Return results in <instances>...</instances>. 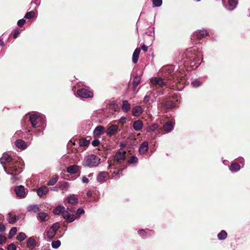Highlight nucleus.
<instances>
[{"mask_svg": "<svg viewBox=\"0 0 250 250\" xmlns=\"http://www.w3.org/2000/svg\"><path fill=\"white\" fill-rule=\"evenodd\" d=\"M21 165L20 162L14 161L5 166H3V168L7 174L18 175L21 171Z\"/></svg>", "mask_w": 250, "mask_h": 250, "instance_id": "obj_1", "label": "nucleus"}, {"mask_svg": "<svg viewBox=\"0 0 250 250\" xmlns=\"http://www.w3.org/2000/svg\"><path fill=\"white\" fill-rule=\"evenodd\" d=\"M126 152L124 151L123 152L118 151L114 156L112 160L108 161L109 164L108 168H110L112 166L120 165L123 166L125 160L126 159Z\"/></svg>", "mask_w": 250, "mask_h": 250, "instance_id": "obj_2", "label": "nucleus"}, {"mask_svg": "<svg viewBox=\"0 0 250 250\" xmlns=\"http://www.w3.org/2000/svg\"><path fill=\"white\" fill-rule=\"evenodd\" d=\"M101 159L94 154L85 156L83 161L82 164L84 167H97L100 163Z\"/></svg>", "mask_w": 250, "mask_h": 250, "instance_id": "obj_3", "label": "nucleus"}, {"mask_svg": "<svg viewBox=\"0 0 250 250\" xmlns=\"http://www.w3.org/2000/svg\"><path fill=\"white\" fill-rule=\"evenodd\" d=\"M195 54L193 53L191 50H187L184 53L181 55V61L184 63H187V65L191 63L194 62L195 59Z\"/></svg>", "mask_w": 250, "mask_h": 250, "instance_id": "obj_4", "label": "nucleus"}, {"mask_svg": "<svg viewBox=\"0 0 250 250\" xmlns=\"http://www.w3.org/2000/svg\"><path fill=\"white\" fill-rule=\"evenodd\" d=\"M151 83L156 88H162L168 86V80L161 77H154L151 79Z\"/></svg>", "mask_w": 250, "mask_h": 250, "instance_id": "obj_5", "label": "nucleus"}, {"mask_svg": "<svg viewBox=\"0 0 250 250\" xmlns=\"http://www.w3.org/2000/svg\"><path fill=\"white\" fill-rule=\"evenodd\" d=\"M168 80L170 81H172L173 83H175V85L173 84L172 85V87H170L171 89H172L173 90H180L183 88V86H180L181 82L178 79V74H171L169 76Z\"/></svg>", "mask_w": 250, "mask_h": 250, "instance_id": "obj_6", "label": "nucleus"}, {"mask_svg": "<svg viewBox=\"0 0 250 250\" xmlns=\"http://www.w3.org/2000/svg\"><path fill=\"white\" fill-rule=\"evenodd\" d=\"M77 93L79 97L83 98H91L93 97V92L85 88L78 89Z\"/></svg>", "mask_w": 250, "mask_h": 250, "instance_id": "obj_7", "label": "nucleus"}, {"mask_svg": "<svg viewBox=\"0 0 250 250\" xmlns=\"http://www.w3.org/2000/svg\"><path fill=\"white\" fill-rule=\"evenodd\" d=\"M175 103L169 100L165 99L162 101L160 107L162 109L167 111V110L173 108L175 106Z\"/></svg>", "mask_w": 250, "mask_h": 250, "instance_id": "obj_8", "label": "nucleus"}, {"mask_svg": "<svg viewBox=\"0 0 250 250\" xmlns=\"http://www.w3.org/2000/svg\"><path fill=\"white\" fill-rule=\"evenodd\" d=\"M29 121L32 124V126L34 128L39 127V122L41 121V119L40 116H37L36 114H33L30 116Z\"/></svg>", "mask_w": 250, "mask_h": 250, "instance_id": "obj_9", "label": "nucleus"}, {"mask_svg": "<svg viewBox=\"0 0 250 250\" xmlns=\"http://www.w3.org/2000/svg\"><path fill=\"white\" fill-rule=\"evenodd\" d=\"M62 215L68 223L72 222L76 219L75 216L73 214H70L69 211L67 209L65 210V208L63 210Z\"/></svg>", "mask_w": 250, "mask_h": 250, "instance_id": "obj_10", "label": "nucleus"}, {"mask_svg": "<svg viewBox=\"0 0 250 250\" xmlns=\"http://www.w3.org/2000/svg\"><path fill=\"white\" fill-rule=\"evenodd\" d=\"M119 130V127L118 125H112L109 126L106 130V133L107 135L110 137H111L116 134Z\"/></svg>", "mask_w": 250, "mask_h": 250, "instance_id": "obj_11", "label": "nucleus"}, {"mask_svg": "<svg viewBox=\"0 0 250 250\" xmlns=\"http://www.w3.org/2000/svg\"><path fill=\"white\" fill-rule=\"evenodd\" d=\"M81 168L80 167L76 165H71L67 167V172L71 174H77L80 173Z\"/></svg>", "mask_w": 250, "mask_h": 250, "instance_id": "obj_12", "label": "nucleus"}, {"mask_svg": "<svg viewBox=\"0 0 250 250\" xmlns=\"http://www.w3.org/2000/svg\"><path fill=\"white\" fill-rule=\"evenodd\" d=\"M67 202L66 205H76L79 203V199L74 194H72L68 196L66 198Z\"/></svg>", "mask_w": 250, "mask_h": 250, "instance_id": "obj_13", "label": "nucleus"}, {"mask_svg": "<svg viewBox=\"0 0 250 250\" xmlns=\"http://www.w3.org/2000/svg\"><path fill=\"white\" fill-rule=\"evenodd\" d=\"M15 192L19 197L23 198L25 197V189L23 186H20L16 187L15 188Z\"/></svg>", "mask_w": 250, "mask_h": 250, "instance_id": "obj_14", "label": "nucleus"}, {"mask_svg": "<svg viewBox=\"0 0 250 250\" xmlns=\"http://www.w3.org/2000/svg\"><path fill=\"white\" fill-rule=\"evenodd\" d=\"M174 124L170 121L166 122L163 125V131L165 133H168L172 131L173 128Z\"/></svg>", "mask_w": 250, "mask_h": 250, "instance_id": "obj_15", "label": "nucleus"}, {"mask_svg": "<svg viewBox=\"0 0 250 250\" xmlns=\"http://www.w3.org/2000/svg\"><path fill=\"white\" fill-rule=\"evenodd\" d=\"M13 162L12 158L9 156L7 153H3L2 157L0 159V163L2 165L6 163H10Z\"/></svg>", "mask_w": 250, "mask_h": 250, "instance_id": "obj_16", "label": "nucleus"}, {"mask_svg": "<svg viewBox=\"0 0 250 250\" xmlns=\"http://www.w3.org/2000/svg\"><path fill=\"white\" fill-rule=\"evenodd\" d=\"M148 150V142L146 141L143 142L139 148V152L140 154H145Z\"/></svg>", "mask_w": 250, "mask_h": 250, "instance_id": "obj_17", "label": "nucleus"}, {"mask_svg": "<svg viewBox=\"0 0 250 250\" xmlns=\"http://www.w3.org/2000/svg\"><path fill=\"white\" fill-rule=\"evenodd\" d=\"M109 174L107 172H101L97 177V180L99 182H104L108 178Z\"/></svg>", "mask_w": 250, "mask_h": 250, "instance_id": "obj_18", "label": "nucleus"}, {"mask_svg": "<svg viewBox=\"0 0 250 250\" xmlns=\"http://www.w3.org/2000/svg\"><path fill=\"white\" fill-rule=\"evenodd\" d=\"M104 127L102 125H99L94 129L93 132L94 135L97 137H100L104 133Z\"/></svg>", "mask_w": 250, "mask_h": 250, "instance_id": "obj_19", "label": "nucleus"}, {"mask_svg": "<svg viewBox=\"0 0 250 250\" xmlns=\"http://www.w3.org/2000/svg\"><path fill=\"white\" fill-rule=\"evenodd\" d=\"M132 126L136 131H141L143 126V122L140 120H136L133 122Z\"/></svg>", "mask_w": 250, "mask_h": 250, "instance_id": "obj_20", "label": "nucleus"}, {"mask_svg": "<svg viewBox=\"0 0 250 250\" xmlns=\"http://www.w3.org/2000/svg\"><path fill=\"white\" fill-rule=\"evenodd\" d=\"M48 191V188L46 186H42L37 189V193L39 196L40 197H42L43 195H46Z\"/></svg>", "mask_w": 250, "mask_h": 250, "instance_id": "obj_21", "label": "nucleus"}, {"mask_svg": "<svg viewBox=\"0 0 250 250\" xmlns=\"http://www.w3.org/2000/svg\"><path fill=\"white\" fill-rule=\"evenodd\" d=\"M16 146L19 148L25 149L27 147L26 143L21 139H18L15 142Z\"/></svg>", "mask_w": 250, "mask_h": 250, "instance_id": "obj_22", "label": "nucleus"}, {"mask_svg": "<svg viewBox=\"0 0 250 250\" xmlns=\"http://www.w3.org/2000/svg\"><path fill=\"white\" fill-rule=\"evenodd\" d=\"M140 52V48H137L134 50L132 55V62L134 63H136L137 62Z\"/></svg>", "mask_w": 250, "mask_h": 250, "instance_id": "obj_23", "label": "nucleus"}, {"mask_svg": "<svg viewBox=\"0 0 250 250\" xmlns=\"http://www.w3.org/2000/svg\"><path fill=\"white\" fill-rule=\"evenodd\" d=\"M26 246L30 249H33L36 246V241L33 237H30L28 239Z\"/></svg>", "mask_w": 250, "mask_h": 250, "instance_id": "obj_24", "label": "nucleus"}, {"mask_svg": "<svg viewBox=\"0 0 250 250\" xmlns=\"http://www.w3.org/2000/svg\"><path fill=\"white\" fill-rule=\"evenodd\" d=\"M143 112V109L140 106H135L133 108L132 114L134 116H139Z\"/></svg>", "mask_w": 250, "mask_h": 250, "instance_id": "obj_25", "label": "nucleus"}, {"mask_svg": "<svg viewBox=\"0 0 250 250\" xmlns=\"http://www.w3.org/2000/svg\"><path fill=\"white\" fill-rule=\"evenodd\" d=\"M130 109V104L128 103V101L124 100L123 101V104L122 106V109L123 111L126 113Z\"/></svg>", "mask_w": 250, "mask_h": 250, "instance_id": "obj_26", "label": "nucleus"}, {"mask_svg": "<svg viewBox=\"0 0 250 250\" xmlns=\"http://www.w3.org/2000/svg\"><path fill=\"white\" fill-rule=\"evenodd\" d=\"M207 35V33L206 31L204 30H200L199 31H197L194 33L195 37L198 39V40H201L203 39L205 35Z\"/></svg>", "mask_w": 250, "mask_h": 250, "instance_id": "obj_27", "label": "nucleus"}, {"mask_svg": "<svg viewBox=\"0 0 250 250\" xmlns=\"http://www.w3.org/2000/svg\"><path fill=\"white\" fill-rule=\"evenodd\" d=\"M64 209V207L62 206H58L54 208L53 212L56 215H62V212Z\"/></svg>", "mask_w": 250, "mask_h": 250, "instance_id": "obj_28", "label": "nucleus"}, {"mask_svg": "<svg viewBox=\"0 0 250 250\" xmlns=\"http://www.w3.org/2000/svg\"><path fill=\"white\" fill-rule=\"evenodd\" d=\"M240 169V166L237 163H232L229 166V169L232 172H236Z\"/></svg>", "mask_w": 250, "mask_h": 250, "instance_id": "obj_29", "label": "nucleus"}, {"mask_svg": "<svg viewBox=\"0 0 250 250\" xmlns=\"http://www.w3.org/2000/svg\"><path fill=\"white\" fill-rule=\"evenodd\" d=\"M27 210L29 212L36 213L40 211V208L38 205H32L28 207Z\"/></svg>", "mask_w": 250, "mask_h": 250, "instance_id": "obj_30", "label": "nucleus"}, {"mask_svg": "<svg viewBox=\"0 0 250 250\" xmlns=\"http://www.w3.org/2000/svg\"><path fill=\"white\" fill-rule=\"evenodd\" d=\"M141 78L140 76H136L133 81V89L134 91L137 86L140 83Z\"/></svg>", "mask_w": 250, "mask_h": 250, "instance_id": "obj_31", "label": "nucleus"}, {"mask_svg": "<svg viewBox=\"0 0 250 250\" xmlns=\"http://www.w3.org/2000/svg\"><path fill=\"white\" fill-rule=\"evenodd\" d=\"M89 144V141H88L84 138L81 139L79 141V144L80 146L87 147Z\"/></svg>", "mask_w": 250, "mask_h": 250, "instance_id": "obj_32", "label": "nucleus"}, {"mask_svg": "<svg viewBox=\"0 0 250 250\" xmlns=\"http://www.w3.org/2000/svg\"><path fill=\"white\" fill-rule=\"evenodd\" d=\"M237 3L238 1L237 0H228V4L230 7V10L234 9L236 7Z\"/></svg>", "mask_w": 250, "mask_h": 250, "instance_id": "obj_33", "label": "nucleus"}, {"mask_svg": "<svg viewBox=\"0 0 250 250\" xmlns=\"http://www.w3.org/2000/svg\"><path fill=\"white\" fill-rule=\"evenodd\" d=\"M227 233L224 230H222L217 235L218 239L222 240L225 239L227 237Z\"/></svg>", "mask_w": 250, "mask_h": 250, "instance_id": "obj_34", "label": "nucleus"}, {"mask_svg": "<svg viewBox=\"0 0 250 250\" xmlns=\"http://www.w3.org/2000/svg\"><path fill=\"white\" fill-rule=\"evenodd\" d=\"M37 217L41 221H45L47 220L46 218L48 217V214L45 212H40L38 213Z\"/></svg>", "mask_w": 250, "mask_h": 250, "instance_id": "obj_35", "label": "nucleus"}, {"mask_svg": "<svg viewBox=\"0 0 250 250\" xmlns=\"http://www.w3.org/2000/svg\"><path fill=\"white\" fill-rule=\"evenodd\" d=\"M58 180V176L55 175L48 182L47 185L48 186H53L55 185Z\"/></svg>", "mask_w": 250, "mask_h": 250, "instance_id": "obj_36", "label": "nucleus"}, {"mask_svg": "<svg viewBox=\"0 0 250 250\" xmlns=\"http://www.w3.org/2000/svg\"><path fill=\"white\" fill-rule=\"evenodd\" d=\"M8 223L9 224H14L17 219L16 216L14 215V216H12V212H9L8 214Z\"/></svg>", "mask_w": 250, "mask_h": 250, "instance_id": "obj_37", "label": "nucleus"}, {"mask_svg": "<svg viewBox=\"0 0 250 250\" xmlns=\"http://www.w3.org/2000/svg\"><path fill=\"white\" fill-rule=\"evenodd\" d=\"M26 237L27 236L24 232H20L17 236L16 238L18 241L21 242L23 241L26 238Z\"/></svg>", "mask_w": 250, "mask_h": 250, "instance_id": "obj_38", "label": "nucleus"}, {"mask_svg": "<svg viewBox=\"0 0 250 250\" xmlns=\"http://www.w3.org/2000/svg\"><path fill=\"white\" fill-rule=\"evenodd\" d=\"M46 233L48 238H49L50 239H53L54 236L56 234V233L55 231H54L51 229L50 230H47L46 231Z\"/></svg>", "mask_w": 250, "mask_h": 250, "instance_id": "obj_39", "label": "nucleus"}, {"mask_svg": "<svg viewBox=\"0 0 250 250\" xmlns=\"http://www.w3.org/2000/svg\"><path fill=\"white\" fill-rule=\"evenodd\" d=\"M138 158L135 156H132L130 159L128 160V163L129 164H134L138 163Z\"/></svg>", "mask_w": 250, "mask_h": 250, "instance_id": "obj_40", "label": "nucleus"}, {"mask_svg": "<svg viewBox=\"0 0 250 250\" xmlns=\"http://www.w3.org/2000/svg\"><path fill=\"white\" fill-rule=\"evenodd\" d=\"M59 188L62 190L66 191L69 188V184L67 182H63L59 185Z\"/></svg>", "mask_w": 250, "mask_h": 250, "instance_id": "obj_41", "label": "nucleus"}, {"mask_svg": "<svg viewBox=\"0 0 250 250\" xmlns=\"http://www.w3.org/2000/svg\"><path fill=\"white\" fill-rule=\"evenodd\" d=\"M17 231V229L16 227L12 228L9 232V236H8L9 238L10 239L12 237H13L16 234Z\"/></svg>", "mask_w": 250, "mask_h": 250, "instance_id": "obj_42", "label": "nucleus"}, {"mask_svg": "<svg viewBox=\"0 0 250 250\" xmlns=\"http://www.w3.org/2000/svg\"><path fill=\"white\" fill-rule=\"evenodd\" d=\"M35 13L33 11L28 12L26 13L24 18L26 19H31L35 17Z\"/></svg>", "mask_w": 250, "mask_h": 250, "instance_id": "obj_43", "label": "nucleus"}, {"mask_svg": "<svg viewBox=\"0 0 250 250\" xmlns=\"http://www.w3.org/2000/svg\"><path fill=\"white\" fill-rule=\"evenodd\" d=\"M61 241L60 240L53 241L52 242V247L53 248H58L61 245Z\"/></svg>", "mask_w": 250, "mask_h": 250, "instance_id": "obj_44", "label": "nucleus"}, {"mask_svg": "<svg viewBox=\"0 0 250 250\" xmlns=\"http://www.w3.org/2000/svg\"><path fill=\"white\" fill-rule=\"evenodd\" d=\"M60 227L59 223H56L53 224V225L51 227V229H52L56 233L58 229L60 228Z\"/></svg>", "mask_w": 250, "mask_h": 250, "instance_id": "obj_45", "label": "nucleus"}, {"mask_svg": "<svg viewBox=\"0 0 250 250\" xmlns=\"http://www.w3.org/2000/svg\"><path fill=\"white\" fill-rule=\"evenodd\" d=\"M67 207V209L71 213H74L76 211V208L71 206V205H66L65 204Z\"/></svg>", "mask_w": 250, "mask_h": 250, "instance_id": "obj_46", "label": "nucleus"}, {"mask_svg": "<svg viewBox=\"0 0 250 250\" xmlns=\"http://www.w3.org/2000/svg\"><path fill=\"white\" fill-rule=\"evenodd\" d=\"M6 240L7 238L5 236L0 234V245H3L5 244L6 243Z\"/></svg>", "mask_w": 250, "mask_h": 250, "instance_id": "obj_47", "label": "nucleus"}, {"mask_svg": "<svg viewBox=\"0 0 250 250\" xmlns=\"http://www.w3.org/2000/svg\"><path fill=\"white\" fill-rule=\"evenodd\" d=\"M158 128V125L156 124H154L149 127V129L150 131H155Z\"/></svg>", "mask_w": 250, "mask_h": 250, "instance_id": "obj_48", "label": "nucleus"}, {"mask_svg": "<svg viewBox=\"0 0 250 250\" xmlns=\"http://www.w3.org/2000/svg\"><path fill=\"white\" fill-rule=\"evenodd\" d=\"M16 246L14 243H11L7 246L8 250H16Z\"/></svg>", "mask_w": 250, "mask_h": 250, "instance_id": "obj_49", "label": "nucleus"}, {"mask_svg": "<svg viewBox=\"0 0 250 250\" xmlns=\"http://www.w3.org/2000/svg\"><path fill=\"white\" fill-rule=\"evenodd\" d=\"M25 23V20L24 19H21L18 21V25L20 27H22Z\"/></svg>", "mask_w": 250, "mask_h": 250, "instance_id": "obj_50", "label": "nucleus"}, {"mask_svg": "<svg viewBox=\"0 0 250 250\" xmlns=\"http://www.w3.org/2000/svg\"><path fill=\"white\" fill-rule=\"evenodd\" d=\"M84 213V211L83 208H79L76 211V214L78 216L83 214Z\"/></svg>", "mask_w": 250, "mask_h": 250, "instance_id": "obj_51", "label": "nucleus"}, {"mask_svg": "<svg viewBox=\"0 0 250 250\" xmlns=\"http://www.w3.org/2000/svg\"><path fill=\"white\" fill-rule=\"evenodd\" d=\"M138 234L140 235V236H146V231L143 229H140L138 231Z\"/></svg>", "mask_w": 250, "mask_h": 250, "instance_id": "obj_52", "label": "nucleus"}, {"mask_svg": "<svg viewBox=\"0 0 250 250\" xmlns=\"http://www.w3.org/2000/svg\"><path fill=\"white\" fill-rule=\"evenodd\" d=\"M100 144V141L98 139H95L92 142V145L93 146H97Z\"/></svg>", "mask_w": 250, "mask_h": 250, "instance_id": "obj_53", "label": "nucleus"}, {"mask_svg": "<svg viewBox=\"0 0 250 250\" xmlns=\"http://www.w3.org/2000/svg\"><path fill=\"white\" fill-rule=\"evenodd\" d=\"M192 84L193 85L194 87H196L200 86L201 84V83L199 81L195 80L192 83Z\"/></svg>", "mask_w": 250, "mask_h": 250, "instance_id": "obj_54", "label": "nucleus"}, {"mask_svg": "<svg viewBox=\"0 0 250 250\" xmlns=\"http://www.w3.org/2000/svg\"><path fill=\"white\" fill-rule=\"evenodd\" d=\"M126 122V118L122 117L119 120V123H121L122 125Z\"/></svg>", "mask_w": 250, "mask_h": 250, "instance_id": "obj_55", "label": "nucleus"}, {"mask_svg": "<svg viewBox=\"0 0 250 250\" xmlns=\"http://www.w3.org/2000/svg\"><path fill=\"white\" fill-rule=\"evenodd\" d=\"M149 100H150V96H148V95H146L144 98L143 102L145 103H147L149 101Z\"/></svg>", "mask_w": 250, "mask_h": 250, "instance_id": "obj_56", "label": "nucleus"}, {"mask_svg": "<svg viewBox=\"0 0 250 250\" xmlns=\"http://www.w3.org/2000/svg\"><path fill=\"white\" fill-rule=\"evenodd\" d=\"M13 176L11 178V180L13 183H14L16 180H19V178L17 176V175H13Z\"/></svg>", "mask_w": 250, "mask_h": 250, "instance_id": "obj_57", "label": "nucleus"}, {"mask_svg": "<svg viewBox=\"0 0 250 250\" xmlns=\"http://www.w3.org/2000/svg\"><path fill=\"white\" fill-rule=\"evenodd\" d=\"M5 227L4 226V225L1 224H0V232H3L5 230Z\"/></svg>", "mask_w": 250, "mask_h": 250, "instance_id": "obj_58", "label": "nucleus"}, {"mask_svg": "<svg viewBox=\"0 0 250 250\" xmlns=\"http://www.w3.org/2000/svg\"><path fill=\"white\" fill-rule=\"evenodd\" d=\"M20 34V31L19 30L16 31L13 34V38H17Z\"/></svg>", "mask_w": 250, "mask_h": 250, "instance_id": "obj_59", "label": "nucleus"}, {"mask_svg": "<svg viewBox=\"0 0 250 250\" xmlns=\"http://www.w3.org/2000/svg\"><path fill=\"white\" fill-rule=\"evenodd\" d=\"M82 181H83V183H86V184H87L89 182L88 179L87 177H86L85 176H83L82 178Z\"/></svg>", "mask_w": 250, "mask_h": 250, "instance_id": "obj_60", "label": "nucleus"}, {"mask_svg": "<svg viewBox=\"0 0 250 250\" xmlns=\"http://www.w3.org/2000/svg\"><path fill=\"white\" fill-rule=\"evenodd\" d=\"M141 49L144 51L146 52L147 51L148 47L145 44H143L141 46Z\"/></svg>", "mask_w": 250, "mask_h": 250, "instance_id": "obj_61", "label": "nucleus"}, {"mask_svg": "<svg viewBox=\"0 0 250 250\" xmlns=\"http://www.w3.org/2000/svg\"><path fill=\"white\" fill-rule=\"evenodd\" d=\"M173 71V66H171L169 67V68L167 70V72L169 73V74H170L171 73H172V72Z\"/></svg>", "mask_w": 250, "mask_h": 250, "instance_id": "obj_62", "label": "nucleus"}, {"mask_svg": "<svg viewBox=\"0 0 250 250\" xmlns=\"http://www.w3.org/2000/svg\"><path fill=\"white\" fill-rule=\"evenodd\" d=\"M86 194H87L88 197H91L92 196V193L91 191L89 190V191H87Z\"/></svg>", "mask_w": 250, "mask_h": 250, "instance_id": "obj_63", "label": "nucleus"}, {"mask_svg": "<svg viewBox=\"0 0 250 250\" xmlns=\"http://www.w3.org/2000/svg\"><path fill=\"white\" fill-rule=\"evenodd\" d=\"M123 169H118L117 172V174H119L120 173H121L123 171Z\"/></svg>", "mask_w": 250, "mask_h": 250, "instance_id": "obj_64", "label": "nucleus"}]
</instances>
